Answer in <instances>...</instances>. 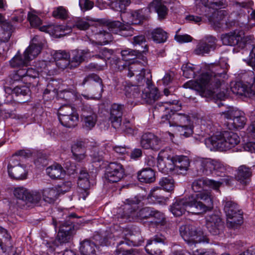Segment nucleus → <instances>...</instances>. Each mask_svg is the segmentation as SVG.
Segmentation results:
<instances>
[{
  "instance_id": "1",
  "label": "nucleus",
  "mask_w": 255,
  "mask_h": 255,
  "mask_svg": "<svg viewBox=\"0 0 255 255\" xmlns=\"http://www.w3.org/2000/svg\"><path fill=\"white\" fill-rule=\"evenodd\" d=\"M228 68V65L224 62L212 64L209 71L202 73L196 80H190L183 87L196 90L203 95H211L217 92L221 85V78L224 77Z\"/></svg>"
},
{
  "instance_id": "2",
  "label": "nucleus",
  "mask_w": 255,
  "mask_h": 255,
  "mask_svg": "<svg viewBox=\"0 0 255 255\" xmlns=\"http://www.w3.org/2000/svg\"><path fill=\"white\" fill-rule=\"evenodd\" d=\"M240 142L237 133L224 130L205 139V144L211 150L226 151L235 147Z\"/></svg>"
},
{
  "instance_id": "3",
  "label": "nucleus",
  "mask_w": 255,
  "mask_h": 255,
  "mask_svg": "<svg viewBox=\"0 0 255 255\" xmlns=\"http://www.w3.org/2000/svg\"><path fill=\"white\" fill-rule=\"evenodd\" d=\"M190 212L200 214L211 211L213 208V197L210 191L204 190L188 196Z\"/></svg>"
},
{
  "instance_id": "4",
  "label": "nucleus",
  "mask_w": 255,
  "mask_h": 255,
  "mask_svg": "<svg viewBox=\"0 0 255 255\" xmlns=\"http://www.w3.org/2000/svg\"><path fill=\"white\" fill-rule=\"evenodd\" d=\"M189 165V159L185 156H169L165 161L161 156L157 158V166L159 169L173 171L178 174H184L188 169Z\"/></svg>"
},
{
  "instance_id": "5",
  "label": "nucleus",
  "mask_w": 255,
  "mask_h": 255,
  "mask_svg": "<svg viewBox=\"0 0 255 255\" xmlns=\"http://www.w3.org/2000/svg\"><path fill=\"white\" fill-rule=\"evenodd\" d=\"M127 219L130 217L133 219L140 221L152 219L151 223L155 226H162L165 224L164 214L154 208L150 207H144L138 211L135 209L131 210L127 213Z\"/></svg>"
},
{
  "instance_id": "6",
  "label": "nucleus",
  "mask_w": 255,
  "mask_h": 255,
  "mask_svg": "<svg viewBox=\"0 0 255 255\" xmlns=\"http://www.w3.org/2000/svg\"><path fill=\"white\" fill-rule=\"evenodd\" d=\"M113 237L112 233L110 231H106L101 236L96 235L93 239L96 242L90 240H85L80 243V252L82 255H97L96 249L98 245L108 246L110 244L109 240Z\"/></svg>"
},
{
  "instance_id": "7",
  "label": "nucleus",
  "mask_w": 255,
  "mask_h": 255,
  "mask_svg": "<svg viewBox=\"0 0 255 255\" xmlns=\"http://www.w3.org/2000/svg\"><path fill=\"white\" fill-rule=\"evenodd\" d=\"M223 205L227 216V226L232 228L240 226L243 222V213L237 203L226 198L223 201Z\"/></svg>"
},
{
  "instance_id": "8",
  "label": "nucleus",
  "mask_w": 255,
  "mask_h": 255,
  "mask_svg": "<svg viewBox=\"0 0 255 255\" xmlns=\"http://www.w3.org/2000/svg\"><path fill=\"white\" fill-rule=\"evenodd\" d=\"M179 232L181 237L188 244L208 242L203 232L193 225H182L179 228Z\"/></svg>"
},
{
  "instance_id": "9",
  "label": "nucleus",
  "mask_w": 255,
  "mask_h": 255,
  "mask_svg": "<svg viewBox=\"0 0 255 255\" xmlns=\"http://www.w3.org/2000/svg\"><path fill=\"white\" fill-rule=\"evenodd\" d=\"M58 116L59 122L64 127L74 128L78 124L79 114L71 106H61L58 111Z\"/></svg>"
},
{
  "instance_id": "10",
  "label": "nucleus",
  "mask_w": 255,
  "mask_h": 255,
  "mask_svg": "<svg viewBox=\"0 0 255 255\" xmlns=\"http://www.w3.org/2000/svg\"><path fill=\"white\" fill-rule=\"evenodd\" d=\"M118 69L122 71L125 75L129 77H131L134 75L135 73H138L136 75V81L137 85L138 86H146V82H142V84H140V81L141 80L140 76H141L142 78L144 79H150L151 76H150V78L145 77V70L142 67V65L140 62L137 61L133 62L132 63H128L126 62L125 64L122 65L119 64L118 65Z\"/></svg>"
},
{
  "instance_id": "11",
  "label": "nucleus",
  "mask_w": 255,
  "mask_h": 255,
  "mask_svg": "<svg viewBox=\"0 0 255 255\" xmlns=\"http://www.w3.org/2000/svg\"><path fill=\"white\" fill-rule=\"evenodd\" d=\"M245 31L235 29L233 32L222 34L221 39L224 45L230 46H236L234 49H238V47H243L245 45V42L252 40L251 36H244Z\"/></svg>"
},
{
  "instance_id": "12",
  "label": "nucleus",
  "mask_w": 255,
  "mask_h": 255,
  "mask_svg": "<svg viewBox=\"0 0 255 255\" xmlns=\"http://www.w3.org/2000/svg\"><path fill=\"white\" fill-rule=\"evenodd\" d=\"M90 26V24L84 18L76 17L69 20L66 26H56L54 30L56 32H61L59 35H65L71 32L72 28H76L80 30H86Z\"/></svg>"
},
{
  "instance_id": "13",
  "label": "nucleus",
  "mask_w": 255,
  "mask_h": 255,
  "mask_svg": "<svg viewBox=\"0 0 255 255\" xmlns=\"http://www.w3.org/2000/svg\"><path fill=\"white\" fill-rule=\"evenodd\" d=\"M9 176L13 179L22 180L26 177L25 166L19 162L17 157L12 156L7 165Z\"/></svg>"
},
{
  "instance_id": "14",
  "label": "nucleus",
  "mask_w": 255,
  "mask_h": 255,
  "mask_svg": "<svg viewBox=\"0 0 255 255\" xmlns=\"http://www.w3.org/2000/svg\"><path fill=\"white\" fill-rule=\"evenodd\" d=\"M251 79L250 81H247L249 86L243 83L242 82H237L230 88L231 91L236 95L245 96L246 97H252L255 94L251 85L255 83V77L254 72L250 73Z\"/></svg>"
},
{
  "instance_id": "15",
  "label": "nucleus",
  "mask_w": 255,
  "mask_h": 255,
  "mask_svg": "<svg viewBox=\"0 0 255 255\" xmlns=\"http://www.w3.org/2000/svg\"><path fill=\"white\" fill-rule=\"evenodd\" d=\"M140 77L141 78V80L140 81V85L142 82H146L145 88L142 91L141 98L146 103L152 104L159 98L158 90L156 87L152 88L153 85L151 79H144L142 77Z\"/></svg>"
},
{
  "instance_id": "16",
  "label": "nucleus",
  "mask_w": 255,
  "mask_h": 255,
  "mask_svg": "<svg viewBox=\"0 0 255 255\" xmlns=\"http://www.w3.org/2000/svg\"><path fill=\"white\" fill-rule=\"evenodd\" d=\"M106 178L110 182L116 183L121 181L125 176V169L123 166L117 162L109 164L105 174Z\"/></svg>"
},
{
  "instance_id": "17",
  "label": "nucleus",
  "mask_w": 255,
  "mask_h": 255,
  "mask_svg": "<svg viewBox=\"0 0 255 255\" xmlns=\"http://www.w3.org/2000/svg\"><path fill=\"white\" fill-rule=\"evenodd\" d=\"M165 238L161 234L154 236L147 241L145 247L146 252L151 255H160L162 247L165 244Z\"/></svg>"
},
{
  "instance_id": "18",
  "label": "nucleus",
  "mask_w": 255,
  "mask_h": 255,
  "mask_svg": "<svg viewBox=\"0 0 255 255\" xmlns=\"http://www.w3.org/2000/svg\"><path fill=\"white\" fill-rule=\"evenodd\" d=\"M228 14L225 10L213 9L205 12V16L216 30H221V25L226 21V16Z\"/></svg>"
},
{
  "instance_id": "19",
  "label": "nucleus",
  "mask_w": 255,
  "mask_h": 255,
  "mask_svg": "<svg viewBox=\"0 0 255 255\" xmlns=\"http://www.w3.org/2000/svg\"><path fill=\"white\" fill-rule=\"evenodd\" d=\"M162 122H164V119L167 121L170 127H179L191 123L190 116L185 113H168L162 116Z\"/></svg>"
},
{
  "instance_id": "20",
  "label": "nucleus",
  "mask_w": 255,
  "mask_h": 255,
  "mask_svg": "<svg viewBox=\"0 0 255 255\" xmlns=\"http://www.w3.org/2000/svg\"><path fill=\"white\" fill-rule=\"evenodd\" d=\"M236 49L237 52L241 53L242 59L255 71V47H253L250 41L245 42V46Z\"/></svg>"
},
{
  "instance_id": "21",
  "label": "nucleus",
  "mask_w": 255,
  "mask_h": 255,
  "mask_svg": "<svg viewBox=\"0 0 255 255\" xmlns=\"http://www.w3.org/2000/svg\"><path fill=\"white\" fill-rule=\"evenodd\" d=\"M206 222V227L211 234L217 235L221 233L224 228V223L219 215L212 214L208 216Z\"/></svg>"
},
{
  "instance_id": "22",
  "label": "nucleus",
  "mask_w": 255,
  "mask_h": 255,
  "mask_svg": "<svg viewBox=\"0 0 255 255\" xmlns=\"http://www.w3.org/2000/svg\"><path fill=\"white\" fill-rule=\"evenodd\" d=\"M108 26L111 32L119 34L124 37L130 36L133 34V28L130 25L123 24L119 21L110 22Z\"/></svg>"
},
{
  "instance_id": "23",
  "label": "nucleus",
  "mask_w": 255,
  "mask_h": 255,
  "mask_svg": "<svg viewBox=\"0 0 255 255\" xmlns=\"http://www.w3.org/2000/svg\"><path fill=\"white\" fill-rule=\"evenodd\" d=\"M224 118L229 120V124L233 125L235 128H243L246 124V118L243 114L237 110L230 109L229 111L223 112Z\"/></svg>"
},
{
  "instance_id": "24",
  "label": "nucleus",
  "mask_w": 255,
  "mask_h": 255,
  "mask_svg": "<svg viewBox=\"0 0 255 255\" xmlns=\"http://www.w3.org/2000/svg\"><path fill=\"white\" fill-rule=\"evenodd\" d=\"M161 143V140L150 132L143 134L140 139L141 146L146 149H152L157 150L160 148Z\"/></svg>"
},
{
  "instance_id": "25",
  "label": "nucleus",
  "mask_w": 255,
  "mask_h": 255,
  "mask_svg": "<svg viewBox=\"0 0 255 255\" xmlns=\"http://www.w3.org/2000/svg\"><path fill=\"white\" fill-rule=\"evenodd\" d=\"M222 184L220 181H216L214 180L209 179L207 178H199L195 179L192 184V188L193 190L197 193L201 192V191L205 185L215 190L219 191V188Z\"/></svg>"
},
{
  "instance_id": "26",
  "label": "nucleus",
  "mask_w": 255,
  "mask_h": 255,
  "mask_svg": "<svg viewBox=\"0 0 255 255\" xmlns=\"http://www.w3.org/2000/svg\"><path fill=\"white\" fill-rule=\"evenodd\" d=\"M190 203L189 197H184L176 199L170 206V211L176 217H180L185 213L186 211L190 212Z\"/></svg>"
},
{
  "instance_id": "27",
  "label": "nucleus",
  "mask_w": 255,
  "mask_h": 255,
  "mask_svg": "<svg viewBox=\"0 0 255 255\" xmlns=\"http://www.w3.org/2000/svg\"><path fill=\"white\" fill-rule=\"evenodd\" d=\"M236 14L234 12L232 13L226 19L224 24L221 25V30H227L228 29L233 28L235 27H239V30H243L245 31L247 29V22H241L242 19H235L234 18V15ZM238 16H239L240 19L245 18L246 19V16L241 15L240 14H237Z\"/></svg>"
},
{
  "instance_id": "28",
  "label": "nucleus",
  "mask_w": 255,
  "mask_h": 255,
  "mask_svg": "<svg viewBox=\"0 0 255 255\" xmlns=\"http://www.w3.org/2000/svg\"><path fill=\"white\" fill-rule=\"evenodd\" d=\"M216 38L212 36H207L204 39L201 40L197 45L194 52L196 55H203L208 54L211 49L214 48Z\"/></svg>"
},
{
  "instance_id": "29",
  "label": "nucleus",
  "mask_w": 255,
  "mask_h": 255,
  "mask_svg": "<svg viewBox=\"0 0 255 255\" xmlns=\"http://www.w3.org/2000/svg\"><path fill=\"white\" fill-rule=\"evenodd\" d=\"M200 166L202 168L203 173L206 175H210L214 170L222 172L225 169L223 164L219 160L211 159L201 161Z\"/></svg>"
},
{
  "instance_id": "30",
  "label": "nucleus",
  "mask_w": 255,
  "mask_h": 255,
  "mask_svg": "<svg viewBox=\"0 0 255 255\" xmlns=\"http://www.w3.org/2000/svg\"><path fill=\"white\" fill-rule=\"evenodd\" d=\"M91 51L90 49L74 50L71 51L70 56V68L77 67L86 59L90 58Z\"/></svg>"
},
{
  "instance_id": "31",
  "label": "nucleus",
  "mask_w": 255,
  "mask_h": 255,
  "mask_svg": "<svg viewBox=\"0 0 255 255\" xmlns=\"http://www.w3.org/2000/svg\"><path fill=\"white\" fill-rule=\"evenodd\" d=\"M53 58L57 66L62 69L70 67V54L65 51L59 50L53 54Z\"/></svg>"
},
{
  "instance_id": "32",
  "label": "nucleus",
  "mask_w": 255,
  "mask_h": 255,
  "mask_svg": "<svg viewBox=\"0 0 255 255\" xmlns=\"http://www.w3.org/2000/svg\"><path fill=\"white\" fill-rule=\"evenodd\" d=\"M42 46L41 42L38 41V36H34L32 39L31 43L24 52V53L29 57V61L40 53Z\"/></svg>"
},
{
  "instance_id": "33",
  "label": "nucleus",
  "mask_w": 255,
  "mask_h": 255,
  "mask_svg": "<svg viewBox=\"0 0 255 255\" xmlns=\"http://www.w3.org/2000/svg\"><path fill=\"white\" fill-rule=\"evenodd\" d=\"M94 47V50H90L91 57H95L97 59H100L106 61L110 59L113 54L111 50H109L106 47L100 46V45L96 44Z\"/></svg>"
},
{
  "instance_id": "34",
  "label": "nucleus",
  "mask_w": 255,
  "mask_h": 255,
  "mask_svg": "<svg viewBox=\"0 0 255 255\" xmlns=\"http://www.w3.org/2000/svg\"><path fill=\"white\" fill-rule=\"evenodd\" d=\"M52 224L55 228V231H56L57 228L58 227L59 229V231L61 232L66 233L73 236L76 234V230L72 222L66 221L61 223L60 222H57L55 219L53 218Z\"/></svg>"
},
{
  "instance_id": "35",
  "label": "nucleus",
  "mask_w": 255,
  "mask_h": 255,
  "mask_svg": "<svg viewBox=\"0 0 255 255\" xmlns=\"http://www.w3.org/2000/svg\"><path fill=\"white\" fill-rule=\"evenodd\" d=\"M144 198V196L138 195L133 198L126 199L124 208L125 211L124 215L122 216V218L127 219V213L133 209L136 211L137 205L139 204Z\"/></svg>"
},
{
  "instance_id": "36",
  "label": "nucleus",
  "mask_w": 255,
  "mask_h": 255,
  "mask_svg": "<svg viewBox=\"0 0 255 255\" xmlns=\"http://www.w3.org/2000/svg\"><path fill=\"white\" fill-rule=\"evenodd\" d=\"M252 176V171L251 168L243 165L238 168L236 178L241 183L247 185L249 183Z\"/></svg>"
},
{
  "instance_id": "37",
  "label": "nucleus",
  "mask_w": 255,
  "mask_h": 255,
  "mask_svg": "<svg viewBox=\"0 0 255 255\" xmlns=\"http://www.w3.org/2000/svg\"><path fill=\"white\" fill-rule=\"evenodd\" d=\"M137 178L141 182L152 183L155 180V173L150 168H143L137 172Z\"/></svg>"
},
{
  "instance_id": "38",
  "label": "nucleus",
  "mask_w": 255,
  "mask_h": 255,
  "mask_svg": "<svg viewBox=\"0 0 255 255\" xmlns=\"http://www.w3.org/2000/svg\"><path fill=\"white\" fill-rule=\"evenodd\" d=\"M47 175L52 179H60L65 175V171L61 165L55 163L46 168Z\"/></svg>"
},
{
  "instance_id": "39",
  "label": "nucleus",
  "mask_w": 255,
  "mask_h": 255,
  "mask_svg": "<svg viewBox=\"0 0 255 255\" xmlns=\"http://www.w3.org/2000/svg\"><path fill=\"white\" fill-rule=\"evenodd\" d=\"M71 151L74 156V159L78 161H82L86 157V149L84 142L83 141H77L74 143L72 146Z\"/></svg>"
},
{
  "instance_id": "40",
  "label": "nucleus",
  "mask_w": 255,
  "mask_h": 255,
  "mask_svg": "<svg viewBox=\"0 0 255 255\" xmlns=\"http://www.w3.org/2000/svg\"><path fill=\"white\" fill-rule=\"evenodd\" d=\"M88 82L94 85L98 89V93L99 95L101 94L103 91V85L102 79L99 76L94 73L89 75L84 79L81 85L84 86Z\"/></svg>"
},
{
  "instance_id": "41",
  "label": "nucleus",
  "mask_w": 255,
  "mask_h": 255,
  "mask_svg": "<svg viewBox=\"0 0 255 255\" xmlns=\"http://www.w3.org/2000/svg\"><path fill=\"white\" fill-rule=\"evenodd\" d=\"M166 3V2L162 1V0H154L151 3L157 13L158 18L160 20L165 19L168 14V8L165 4Z\"/></svg>"
},
{
  "instance_id": "42",
  "label": "nucleus",
  "mask_w": 255,
  "mask_h": 255,
  "mask_svg": "<svg viewBox=\"0 0 255 255\" xmlns=\"http://www.w3.org/2000/svg\"><path fill=\"white\" fill-rule=\"evenodd\" d=\"M205 12L224 8L227 5L226 0H203Z\"/></svg>"
},
{
  "instance_id": "43",
  "label": "nucleus",
  "mask_w": 255,
  "mask_h": 255,
  "mask_svg": "<svg viewBox=\"0 0 255 255\" xmlns=\"http://www.w3.org/2000/svg\"><path fill=\"white\" fill-rule=\"evenodd\" d=\"M41 194L43 200L49 203H53L59 195L57 189L54 187L45 188L41 191Z\"/></svg>"
},
{
  "instance_id": "44",
  "label": "nucleus",
  "mask_w": 255,
  "mask_h": 255,
  "mask_svg": "<svg viewBox=\"0 0 255 255\" xmlns=\"http://www.w3.org/2000/svg\"><path fill=\"white\" fill-rule=\"evenodd\" d=\"M78 110L80 112L81 120L97 116L90 105L82 101L80 102V104L78 106Z\"/></svg>"
},
{
  "instance_id": "45",
  "label": "nucleus",
  "mask_w": 255,
  "mask_h": 255,
  "mask_svg": "<svg viewBox=\"0 0 255 255\" xmlns=\"http://www.w3.org/2000/svg\"><path fill=\"white\" fill-rule=\"evenodd\" d=\"M78 185L81 190H89L91 186L89 174L85 169L80 171L78 180Z\"/></svg>"
},
{
  "instance_id": "46",
  "label": "nucleus",
  "mask_w": 255,
  "mask_h": 255,
  "mask_svg": "<svg viewBox=\"0 0 255 255\" xmlns=\"http://www.w3.org/2000/svg\"><path fill=\"white\" fill-rule=\"evenodd\" d=\"M29 62V57L24 53L23 56L19 54V52L10 61V64L12 67H18L20 66H27Z\"/></svg>"
},
{
  "instance_id": "47",
  "label": "nucleus",
  "mask_w": 255,
  "mask_h": 255,
  "mask_svg": "<svg viewBox=\"0 0 255 255\" xmlns=\"http://www.w3.org/2000/svg\"><path fill=\"white\" fill-rule=\"evenodd\" d=\"M151 38L156 43H163L167 38V33L161 28H157L151 32Z\"/></svg>"
},
{
  "instance_id": "48",
  "label": "nucleus",
  "mask_w": 255,
  "mask_h": 255,
  "mask_svg": "<svg viewBox=\"0 0 255 255\" xmlns=\"http://www.w3.org/2000/svg\"><path fill=\"white\" fill-rule=\"evenodd\" d=\"M140 86L136 85H128L125 87L126 95L129 98L137 99L141 97Z\"/></svg>"
},
{
  "instance_id": "49",
  "label": "nucleus",
  "mask_w": 255,
  "mask_h": 255,
  "mask_svg": "<svg viewBox=\"0 0 255 255\" xmlns=\"http://www.w3.org/2000/svg\"><path fill=\"white\" fill-rule=\"evenodd\" d=\"M130 3V0H116L111 2L110 6L116 11L125 13L127 7Z\"/></svg>"
},
{
  "instance_id": "50",
  "label": "nucleus",
  "mask_w": 255,
  "mask_h": 255,
  "mask_svg": "<svg viewBox=\"0 0 255 255\" xmlns=\"http://www.w3.org/2000/svg\"><path fill=\"white\" fill-rule=\"evenodd\" d=\"M10 237L8 235L7 231L1 227H0V247L4 253L7 250V246L10 242Z\"/></svg>"
},
{
  "instance_id": "51",
  "label": "nucleus",
  "mask_w": 255,
  "mask_h": 255,
  "mask_svg": "<svg viewBox=\"0 0 255 255\" xmlns=\"http://www.w3.org/2000/svg\"><path fill=\"white\" fill-rule=\"evenodd\" d=\"M121 55L123 57V60L125 61L124 62H120L118 63V65L120 64H124L126 62L130 63L128 61L134 59V57H137L140 53L138 51L133 50L130 49H125L121 51Z\"/></svg>"
},
{
  "instance_id": "52",
  "label": "nucleus",
  "mask_w": 255,
  "mask_h": 255,
  "mask_svg": "<svg viewBox=\"0 0 255 255\" xmlns=\"http://www.w3.org/2000/svg\"><path fill=\"white\" fill-rule=\"evenodd\" d=\"M159 184L163 190L168 192L172 191L175 187L174 180L170 176L162 178L159 182Z\"/></svg>"
},
{
  "instance_id": "53",
  "label": "nucleus",
  "mask_w": 255,
  "mask_h": 255,
  "mask_svg": "<svg viewBox=\"0 0 255 255\" xmlns=\"http://www.w3.org/2000/svg\"><path fill=\"white\" fill-rule=\"evenodd\" d=\"M72 237L73 236L70 235V234L59 231L56 238L53 242V246L58 247L59 245L68 243L71 240Z\"/></svg>"
},
{
  "instance_id": "54",
  "label": "nucleus",
  "mask_w": 255,
  "mask_h": 255,
  "mask_svg": "<svg viewBox=\"0 0 255 255\" xmlns=\"http://www.w3.org/2000/svg\"><path fill=\"white\" fill-rule=\"evenodd\" d=\"M0 24L4 32L7 34L5 38L9 39L11 33L14 29V27L9 22L5 20L1 14H0Z\"/></svg>"
},
{
  "instance_id": "55",
  "label": "nucleus",
  "mask_w": 255,
  "mask_h": 255,
  "mask_svg": "<svg viewBox=\"0 0 255 255\" xmlns=\"http://www.w3.org/2000/svg\"><path fill=\"white\" fill-rule=\"evenodd\" d=\"M164 104L169 105V106L163 105V108L165 110H168V113L171 114L178 113L182 107L181 104L177 100L169 101L165 103Z\"/></svg>"
},
{
  "instance_id": "56",
  "label": "nucleus",
  "mask_w": 255,
  "mask_h": 255,
  "mask_svg": "<svg viewBox=\"0 0 255 255\" xmlns=\"http://www.w3.org/2000/svg\"><path fill=\"white\" fill-rule=\"evenodd\" d=\"M177 128L180 135L185 137L190 136L193 133V128L191 122Z\"/></svg>"
},
{
  "instance_id": "57",
  "label": "nucleus",
  "mask_w": 255,
  "mask_h": 255,
  "mask_svg": "<svg viewBox=\"0 0 255 255\" xmlns=\"http://www.w3.org/2000/svg\"><path fill=\"white\" fill-rule=\"evenodd\" d=\"M177 128L180 135L185 137L190 136L193 133V128L191 122Z\"/></svg>"
},
{
  "instance_id": "58",
  "label": "nucleus",
  "mask_w": 255,
  "mask_h": 255,
  "mask_svg": "<svg viewBox=\"0 0 255 255\" xmlns=\"http://www.w3.org/2000/svg\"><path fill=\"white\" fill-rule=\"evenodd\" d=\"M125 106L122 104H114L111 108L110 117H122Z\"/></svg>"
},
{
  "instance_id": "59",
  "label": "nucleus",
  "mask_w": 255,
  "mask_h": 255,
  "mask_svg": "<svg viewBox=\"0 0 255 255\" xmlns=\"http://www.w3.org/2000/svg\"><path fill=\"white\" fill-rule=\"evenodd\" d=\"M29 191L23 187L15 188L13 191L14 196L19 200L26 203Z\"/></svg>"
},
{
  "instance_id": "60",
  "label": "nucleus",
  "mask_w": 255,
  "mask_h": 255,
  "mask_svg": "<svg viewBox=\"0 0 255 255\" xmlns=\"http://www.w3.org/2000/svg\"><path fill=\"white\" fill-rule=\"evenodd\" d=\"M41 199V192L37 191H29L26 203L37 204Z\"/></svg>"
},
{
  "instance_id": "61",
  "label": "nucleus",
  "mask_w": 255,
  "mask_h": 255,
  "mask_svg": "<svg viewBox=\"0 0 255 255\" xmlns=\"http://www.w3.org/2000/svg\"><path fill=\"white\" fill-rule=\"evenodd\" d=\"M52 16L61 19H66L68 16V11L63 6H58L52 12Z\"/></svg>"
},
{
  "instance_id": "62",
  "label": "nucleus",
  "mask_w": 255,
  "mask_h": 255,
  "mask_svg": "<svg viewBox=\"0 0 255 255\" xmlns=\"http://www.w3.org/2000/svg\"><path fill=\"white\" fill-rule=\"evenodd\" d=\"M98 36L101 40L96 43L100 45L108 43L113 39L112 34L110 32L105 31H100L98 34Z\"/></svg>"
},
{
  "instance_id": "63",
  "label": "nucleus",
  "mask_w": 255,
  "mask_h": 255,
  "mask_svg": "<svg viewBox=\"0 0 255 255\" xmlns=\"http://www.w3.org/2000/svg\"><path fill=\"white\" fill-rule=\"evenodd\" d=\"M97 116H96L81 120L83 127L87 130L91 129L95 127L97 121Z\"/></svg>"
},
{
  "instance_id": "64",
  "label": "nucleus",
  "mask_w": 255,
  "mask_h": 255,
  "mask_svg": "<svg viewBox=\"0 0 255 255\" xmlns=\"http://www.w3.org/2000/svg\"><path fill=\"white\" fill-rule=\"evenodd\" d=\"M183 75L187 78L194 77L195 73L194 68L191 64L183 65L182 67Z\"/></svg>"
}]
</instances>
